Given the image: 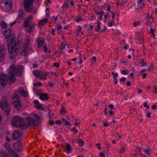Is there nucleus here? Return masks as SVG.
Listing matches in <instances>:
<instances>
[{"mask_svg": "<svg viewBox=\"0 0 157 157\" xmlns=\"http://www.w3.org/2000/svg\"><path fill=\"white\" fill-rule=\"evenodd\" d=\"M23 66L20 65L17 67L13 66H10L9 68V72L8 74V77L4 74H1V77L0 78V82L3 86L6 85L7 82H9L10 84L14 83L16 79L14 76L15 75H19L23 70Z\"/></svg>", "mask_w": 157, "mask_h": 157, "instance_id": "nucleus-1", "label": "nucleus"}, {"mask_svg": "<svg viewBox=\"0 0 157 157\" xmlns=\"http://www.w3.org/2000/svg\"><path fill=\"white\" fill-rule=\"evenodd\" d=\"M6 39L7 40L6 44L8 47L9 53L13 56L18 54L19 52L18 44L20 40L15 41L13 45L15 37L11 32V29H8L5 32Z\"/></svg>", "mask_w": 157, "mask_h": 157, "instance_id": "nucleus-2", "label": "nucleus"}, {"mask_svg": "<svg viewBox=\"0 0 157 157\" xmlns=\"http://www.w3.org/2000/svg\"><path fill=\"white\" fill-rule=\"evenodd\" d=\"M0 107L2 110L4 112V114L7 116L11 111V109L7 99L5 97H3L1 99L0 103Z\"/></svg>", "mask_w": 157, "mask_h": 157, "instance_id": "nucleus-3", "label": "nucleus"}, {"mask_svg": "<svg viewBox=\"0 0 157 157\" xmlns=\"http://www.w3.org/2000/svg\"><path fill=\"white\" fill-rule=\"evenodd\" d=\"M12 2L10 0H2L0 6L5 11H8L12 7Z\"/></svg>", "mask_w": 157, "mask_h": 157, "instance_id": "nucleus-4", "label": "nucleus"}, {"mask_svg": "<svg viewBox=\"0 0 157 157\" xmlns=\"http://www.w3.org/2000/svg\"><path fill=\"white\" fill-rule=\"evenodd\" d=\"M36 125V124L34 118L29 117L26 118V122H24L23 124L21 127L22 129H24L30 126L35 127Z\"/></svg>", "mask_w": 157, "mask_h": 157, "instance_id": "nucleus-5", "label": "nucleus"}, {"mask_svg": "<svg viewBox=\"0 0 157 157\" xmlns=\"http://www.w3.org/2000/svg\"><path fill=\"white\" fill-rule=\"evenodd\" d=\"M33 2V0H25L24 6L27 12L29 13V11H31V13H36V11L34 12L32 10L33 9L32 7Z\"/></svg>", "mask_w": 157, "mask_h": 157, "instance_id": "nucleus-6", "label": "nucleus"}, {"mask_svg": "<svg viewBox=\"0 0 157 157\" xmlns=\"http://www.w3.org/2000/svg\"><path fill=\"white\" fill-rule=\"evenodd\" d=\"M13 125L16 127H20L22 129L21 126L24 123V121L18 117L14 116L12 120Z\"/></svg>", "mask_w": 157, "mask_h": 157, "instance_id": "nucleus-7", "label": "nucleus"}, {"mask_svg": "<svg viewBox=\"0 0 157 157\" xmlns=\"http://www.w3.org/2000/svg\"><path fill=\"white\" fill-rule=\"evenodd\" d=\"M33 74L36 78H39L43 80L45 79L47 75L44 72L39 71L37 70H35L33 71Z\"/></svg>", "mask_w": 157, "mask_h": 157, "instance_id": "nucleus-8", "label": "nucleus"}, {"mask_svg": "<svg viewBox=\"0 0 157 157\" xmlns=\"http://www.w3.org/2000/svg\"><path fill=\"white\" fill-rule=\"evenodd\" d=\"M6 50L5 48V45H1L0 46V62H2L4 58Z\"/></svg>", "mask_w": 157, "mask_h": 157, "instance_id": "nucleus-9", "label": "nucleus"}, {"mask_svg": "<svg viewBox=\"0 0 157 157\" xmlns=\"http://www.w3.org/2000/svg\"><path fill=\"white\" fill-rule=\"evenodd\" d=\"M23 145L20 141H17L15 144L14 146L15 150L17 152H20L21 151Z\"/></svg>", "mask_w": 157, "mask_h": 157, "instance_id": "nucleus-10", "label": "nucleus"}, {"mask_svg": "<svg viewBox=\"0 0 157 157\" xmlns=\"http://www.w3.org/2000/svg\"><path fill=\"white\" fill-rule=\"evenodd\" d=\"M22 136L21 132L18 130H15L13 134V138L15 140L20 138Z\"/></svg>", "mask_w": 157, "mask_h": 157, "instance_id": "nucleus-11", "label": "nucleus"}, {"mask_svg": "<svg viewBox=\"0 0 157 157\" xmlns=\"http://www.w3.org/2000/svg\"><path fill=\"white\" fill-rule=\"evenodd\" d=\"M30 50L29 47H27L26 46L21 52L20 55L21 56H26L27 54L29 53V51Z\"/></svg>", "mask_w": 157, "mask_h": 157, "instance_id": "nucleus-12", "label": "nucleus"}, {"mask_svg": "<svg viewBox=\"0 0 157 157\" xmlns=\"http://www.w3.org/2000/svg\"><path fill=\"white\" fill-rule=\"evenodd\" d=\"M18 14V23H20L21 21V20L23 18L24 14L23 10L21 9H20L19 10Z\"/></svg>", "mask_w": 157, "mask_h": 157, "instance_id": "nucleus-13", "label": "nucleus"}, {"mask_svg": "<svg viewBox=\"0 0 157 157\" xmlns=\"http://www.w3.org/2000/svg\"><path fill=\"white\" fill-rule=\"evenodd\" d=\"M18 95L17 94H14L13 97L12 98L13 100H15L16 99V100L14 101L13 102V105L15 107L17 106L18 104H20L21 102L19 100H18Z\"/></svg>", "mask_w": 157, "mask_h": 157, "instance_id": "nucleus-14", "label": "nucleus"}, {"mask_svg": "<svg viewBox=\"0 0 157 157\" xmlns=\"http://www.w3.org/2000/svg\"><path fill=\"white\" fill-rule=\"evenodd\" d=\"M48 21V19L46 18H45L41 21H39L38 22L37 25L39 26H43L47 23Z\"/></svg>", "mask_w": 157, "mask_h": 157, "instance_id": "nucleus-15", "label": "nucleus"}, {"mask_svg": "<svg viewBox=\"0 0 157 157\" xmlns=\"http://www.w3.org/2000/svg\"><path fill=\"white\" fill-rule=\"evenodd\" d=\"M44 39L43 37L39 38L37 39V42L38 47L41 46L44 43Z\"/></svg>", "mask_w": 157, "mask_h": 157, "instance_id": "nucleus-16", "label": "nucleus"}, {"mask_svg": "<svg viewBox=\"0 0 157 157\" xmlns=\"http://www.w3.org/2000/svg\"><path fill=\"white\" fill-rule=\"evenodd\" d=\"M31 19V18L27 17V18L24 21V25L25 27H27L30 25V20Z\"/></svg>", "mask_w": 157, "mask_h": 157, "instance_id": "nucleus-17", "label": "nucleus"}, {"mask_svg": "<svg viewBox=\"0 0 157 157\" xmlns=\"http://www.w3.org/2000/svg\"><path fill=\"white\" fill-rule=\"evenodd\" d=\"M48 94L43 93L41 94L40 98L43 100H47L49 98Z\"/></svg>", "mask_w": 157, "mask_h": 157, "instance_id": "nucleus-18", "label": "nucleus"}, {"mask_svg": "<svg viewBox=\"0 0 157 157\" xmlns=\"http://www.w3.org/2000/svg\"><path fill=\"white\" fill-rule=\"evenodd\" d=\"M8 151L11 155H15V156H13V157H19L17 153L12 148H10Z\"/></svg>", "mask_w": 157, "mask_h": 157, "instance_id": "nucleus-19", "label": "nucleus"}, {"mask_svg": "<svg viewBox=\"0 0 157 157\" xmlns=\"http://www.w3.org/2000/svg\"><path fill=\"white\" fill-rule=\"evenodd\" d=\"M34 102H35V104L36 106V108L39 109H42L44 108L42 106L41 104H40L39 102L36 100H34Z\"/></svg>", "mask_w": 157, "mask_h": 157, "instance_id": "nucleus-20", "label": "nucleus"}, {"mask_svg": "<svg viewBox=\"0 0 157 157\" xmlns=\"http://www.w3.org/2000/svg\"><path fill=\"white\" fill-rule=\"evenodd\" d=\"M19 92L23 96L27 97L28 96L26 92L25 91L24 89L22 87L20 88V89L19 90Z\"/></svg>", "mask_w": 157, "mask_h": 157, "instance_id": "nucleus-21", "label": "nucleus"}, {"mask_svg": "<svg viewBox=\"0 0 157 157\" xmlns=\"http://www.w3.org/2000/svg\"><path fill=\"white\" fill-rule=\"evenodd\" d=\"M66 148L67 149V151L68 153L71 152V145L69 144H67Z\"/></svg>", "mask_w": 157, "mask_h": 157, "instance_id": "nucleus-22", "label": "nucleus"}, {"mask_svg": "<svg viewBox=\"0 0 157 157\" xmlns=\"http://www.w3.org/2000/svg\"><path fill=\"white\" fill-rule=\"evenodd\" d=\"M141 22L140 21H136L133 23V25L134 27H137L139 26L141 24Z\"/></svg>", "mask_w": 157, "mask_h": 157, "instance_id": "nucleus-23", "label": "nucleus"}, {"mask_svg": "<svg viewBox=\"0 0 157 157\" xmlns=\"http://www.w3.org/2000/svg\"><path fill=\"white\" fill-rule=\"evenodd\" d=\"M66 113V110L64 107H63L60 110V113L61 115H63Z\"/></svg>", "mask_w": 157, "mask_h": 157, "instance_id": "nucleus-24", "label": "nucleus"}, {"mask_svg": "<svg viewBox=\"0 0 157 157\" xmlns=\"http://www.w3.org/2000/svg\"><path fill=\"white\" fill-rule=\"evenodd\" d=\"M7 156L6 153L2 150L0 151V157H6Z\"/></svg>", "mask_w": 157, "mask_h": 157, "instance_id": "nucleus-25", "label": "nucleus"}, {"mask_svg": "<svg viewBox=\"0 0 157 157\" xmlns=\"http://www.w3.org/2000/svg\"><path fill=\"white\" fill-rule=\"evenodd\" d=\"M0 25L4 29H6L7 27V24L4 21H2L0 23Z\"/></svg>", "mask_w": 157, "mask_h": 157, "instance_id": "nucleus-26", "label": "nucleus"}, {"mask_svg": "<svg viewBox=\"0 0 157 157\" xmlns=\"http://www.w3.org/2000/svg\"><path fill=\"white\" fill-rule=\"evenodd\" d=\"M78 143L80 146H82L84 144V142L83 140L81 139H78Z\"/></svg>", "mask_w": 157, "mask_h": 157, "instance_id": "nucleus-27", "label": "nucleus"}, {"mask_svg": "<svg viewBox=\"0 0 157 157\" xmlns=\"http://www.w3.org/2000/svg\"><path fill=\"white\" fill-rule=\"evenodd\" d=\"M34 28V25H31L28 28L27 32L29 33H30Z\"/></svg>", "mask_w": 157, "mask_h": 157, "instance_id": "nucleus-28", "label": "nucleus"}, {"mask_svg": "<svg viewBox=\"0 0 157 157\" xmlns=\"http://www.w3.org/2000/svg\"><path fill=\"white\" fill-rule=\"evenodd\" d=\"M69 6V4L67 2H65L63 5V8L64 9H67Z\"/></svg>", "mask_w": 157, "mask_h": 157, "instance_id": "nucleus-29", "label": "nucleus"}, {"mask_svg": "<svg viewBox=\"0 0 157 157\" xmlns=\"http://www.w3.org/2000/svg\"><path fill=\"white\" fill-rule=\"evenodd\" d=\"M30 40L29 39H27L26 40L25 43L24 44L25 47L26 46L27 47H29V44L30 43Z\"/></svg>", "mask_w": 157, "mask_h": 157, "instance_id": "nucleus-30", "label": "nucleus"}, {"mask_svg": "<svg viewBox=\"0 0 157 157\" xmlns=\"http://www.w3.org/2000/svg\"><path fill=\"white\" fill-rule=\"evenodd\" d=\"M140 63L142 64V66H147V64L145 63L144 60V59H143L141 60V62Z\"/></svg>", "mask_w": 157, "mask_h": 157, "instance_id": "nucleus-31", "label": "nucleus"}, {"mask_svg": "<svg viewBox=\"0 0 157 157\" xmlns=\"http://www.w3.org/2000/svg\"><path fill=\"white\" fill-rule=\"evenodd\" d=\"M117 151L120 154H123L124 152L125 151V150H124V148L122 147L120 150H117Z\"/></svg>", "mask_w": 157, "mask_h": 157, "instance_id": "nucleus-32", "label": "nucleus"}, {"mask_svg": "<svg viewBox=\"0 0 157 157\" xmlns=\"http://www.w3.org/2000/svg\"><path fill=\"white\" fill-rule=\"evenodd\" d=\"M113 20H112L111 21H109L108 22V25L109 27H112L113 25Z\"/></svg>", "mask_w": 157, "mask_h": 157, "instance_id": "nucleus-33", "label": "nucleus"}, {"mask_svg": "<svg viewBox=\"0 0 157 157\" xmlns=\"http://www.w3.org/2000/svg\"><path fill=\"white\" fill-rule=\"evenodd\" d=\"M42 83L40 82H37V83H33V86L35 87H36L37 86H42Z\"/></svg>", "mask_w": 157, "mask_h": 157, "instance_id": "nucleus-34", "label": "nucleus"}, {"mask_svg": "<svg viewBox=\"0 0 157 157\" xmlns=\"http://www.w3.org/2000/svg\"><path fill=\"white\" fill-rule=\"evenodd\" d=\"M111 74L114 76L113 78H117L118 77V73H115L114 72H113L111 73Z\"/></svg>", "mask_w": 157, "mask_h": 157, "instance_id": "nucleus-35", "label": "nucleus"}, {"mask_svg": "<svg viewBox=\"0 0 157 157\" xmlns=\"http://www.w3.org/2000/svg\"><path fill=\"white\" fill-rule=\"evenodd\" d=\"M17 109H18L19 110L21 109L22 108L21 105V102L20 104H18L17 106L15 107Z\"/></svg>", "mask_w": 157, "mask_h": 157, "instance_id": "nucleus-36", "label": "nucleus"}, {"mask_svg": "<svg viewBox=\"0 0 157 157\" xmlns=\"http://www.w3.org/2000/svg\"><path fill=\"white\" fill-rule=\"evenodd\" d=\"M55 123L57 124L60 125L62 123V121H61L59 120L58 121H56Z\"/></svg>", "mask_w": 157, "mask_h": 157, "instance_id": "nucleus-37", "label": "nucleus"}, {"mask_svg": "<svg viewBox=\"0 0 157 157\" xmlns=\"http://www.w3.org/2000/svg\"><path fill=\"white\" fill-rule=\"evenodd\" d=\"M152 25V23L151 21H149L147 22V26L149 27H151Z\"/></svg>", "mask_w": 157, "mask_h": 157, "instance_id": "nucleus-38", "label": "nucleus"}, {"mask_svg": "<svg viewBox=\"0 0 157 157\" xmlns=\"http://www.w3.org/2000/svg\"><path fill=\"white\" fill-rule=\"evenodd\" d=\"M96 61V57L94 56L92 59V63H94Z\"/></svg>", "mask_w": 157, "mask_h": 157, "instance_id": "nucleus-39", "label": "nucleus"}, {"mask_svg": "<svg viewBox=\"0 0 157 157\" xmlns=\"http://www.w3.org/2000/svg\"><path fill=\"white\" fill-rule=\"evenodd\" d=\"M101 28V26L99 25H97V26L95 30L97 32L99 31L100 29Z\"/></svg>", "mask_w": 157, "mask_h": 157, "instance_id": "nucleus-40", "label": "nucleus"}, {"mask_svg": "<svg viewBox=\"0 0 157 157\" xmlns=\"http://www.w3.org/2000/svg\"><path fill=\"white\" fill-rule=\"evenodd\" d=\"M126 80V79L124 77H122L120 79V81L122 82H124Z\"/></svg>", "mask_w": 157, "mask_h": 157, "instance_id": "nucleus-41", "label": "nucleus"}, {"mask_svg": "<svg viewBox=\"0 0 157 157\" xmlns=\"http://www.w3.org/2000/svg\"><path fill=\"white\" fill-rule=\"evenodd\" d=\"M121 73L122 74H124V75L128 74V72L126 73V70H124L122 71H121Z\"/></svg>", "mask_w": 157, "mask_h": 157, "instance_id": "nucleus-42", "label": "nucleus"}, {"mask_svg": "<svg viewBox=\"0 0 157 157\" xmlns=\"http://www.w3.org/2000/svg\"><path fill=\"white\" fill-rule=\"evenodd\" d=\"M35 117H36V119L38 121L39 120H40V117H39L38 116V114H36L35 115Z\"/></svg>", "mask_w": 157, "mask_h": 157, "instance_id": "nucleus-43", "label": "nucleus"}, {"mask_svg": "<svg viewBox=\"0 0 157 157\" xmlns=\"http://www.w3.org/2000/svg\"><path fill=\"white\" fill-rule=\"evenodd\" d=\"M63 123H64L65 125H68L69 123V122L67 121L66 120H64V121Z\"/></svg>", "mask_w": 157, "mask_h": 157, "instance_id": "nucleus-44", "label": "nucleus"}, {"mask_svg": "<svg viewBox=\"0 0 157 157\" xmlns=\"http://www.w3.org/2000/svg\"><path fill=\"white\" fill-rule=\"evenodd\" d=\"M147 117L149 118L151 117V113L149 112L148 111L146 113Z\"/></svg>", "mask_w": 157, "mask_h": 157, "instance_id": "nucleus-45", "label": "nucleus"}, {"mask_svg": "<svg viewBox=\"0 0 157 157\" xmlns=\"http://www.w3.org/2000/svg\"><path fill=\"white\" fill-rule=\"evenodd\" d=\"M144 151L146 152V153L147 154H150V151L149 150L146 149H144Z\"/></svg>", "mask_w": 157, "mask_h": 157, "instance_id": "nucleus-46", "label": "nucleus"}, {"mask_svg": "<svg viewBox=\"0 0 157 157\" xmlns=\"http://www.w3.org/2000/svg\"><path fill=\"white\" fill-rule=\"evenodd\" d=\"M143 105L144 106L146 107L147 109H148L149 108V105H147V104L146 103H144Z\"/></svg>", "mask_w": 157, "mask_h": 157, "instance_id": "nucleus-47", "label": "nucleus"}, {"mask_svg": "<svg viewBox=\"0 0 157 157\" xmlns=\"http://www.w3.org/2000/svg\"><path fill=\"white\" fill-rule=\"evenodd\" d=\"M43 49L44 51L45 52H47L48 51V48L45 46H43Z\"/></svg>", "mask_w": 157, "mask_h": 157, "instance_id": "nucleus-48", "label": "nucleus"}, {"mask_svg": "<svg viewBox=\"0 0 157 157\" xmlns=\"http://www.w3.org/2000/svg\"><path fill=\"white\" fill-rule=\"evenodd\" d=\"M53 66L56 67H59V64L58 63H54L53 64Z\"/></svg>", "mask_w": 157, "mask_h": 157, "instance_id": "nucleus-49", "label": "nucleus"}, {"mask_svg": "<svg viewBox=\"0 0 157 157\" xmlns=\"http://www.w3.org/2000/svg\"><path fill=\"white\" fill-rule=\"evenodd\" d=\"M154 67V66L153 65V64H151L150 66H149V70H148L149 71H150L151 70V69H153Z\"/></svg>", "mask_w": 157, "mask_h": 157, "instance_id": "nucleus-50", "label": "nucleus"}, {"mask_svg": "<svg viewBox=\"0 0 157 157\" xmlns=\"http://www.w3.org/2000/svg\"><path fill=\"white\" fill-rule=\"evenodd\" d=\"M99 155L101 157H105L104 154L102 152H101L99 154Z\"/></svg>", "mask_w": 157, "mask_h": 157, "instance_id": "nucleus-51", "label": "nucleus"}, {"mask_svg": "<svg viewBox=\"0 0 157 157\" xmlns=\"http://www.w3.org/2000/svg\"><path fill=\"white\" fill-rule=\"evenodd\" d=\"M109 106L112 109H114V106L113 105L110 104L109 105Z\"/></svg>", "mask_w": 157, "mask_h": 157, "instance_id": "nucleus-52", "label": "nucleus"}, {"mask_svg": "<svg viewBox=\"0 0 157 157\" xmlns=\"http://www.w3.org/2000/svg\"><path fill=\"white\" fill-rule=\"evenodd\" d=\"M103 15V13H102V14H101L99 15V19L98 20H100V21H101Z\"/></svg>", "mask_w": 157, "mask_h": 157, "instance_id": "nucleus-53", "label": "nucleus"}, {"mask_svg": "<svg viewBox=\"0 0 157 157\" xmlns=\"http://www.w3.org/2000/svg\"><path fill=\"white\" fill-rule=\"evenodd\" d=\"M9 144L7 143H5L4 144V146L6 148H7L9 147Z\"/></svg>", "mask_w": 157, "mask_h": 157, "instance_id": "nucleus-54", "label": "nucleus"}, {"mask_svg": "<svg viewBox=\"0 0 157 157\" xmlns=\"http://www.w3.org/2000/svg\"><path fill=\"white\" fill-rule=\"evenodd\" d=\"M147 73H144L142 75V77L144 79L146 78V76H147Z\"/></svg>", "mask_w": 157, "mask_h": 157, "instance_id": "nucleus-55", "label": "nucleus"}, {"mask_svg": "<svg viewBox=\"0 0 157 157\" xmlns=\"http://www.w3.org/2000/svg\"><path fill=\"white\" fill-rule=\"evenodd\" d=\"M154 31V30L151 28L150 30V33L153 35Z\"/></svg>", "mask_w": 157, "mask_h": 157, "instance_id": "nucleus-56", "label": "nucleus"}, {"mask_svg": "<svg viewBox=\"0 0 157 157\" xmlns=\"http://www.w3.org/2000/svg\"><path fill=\"white\" fill-rule=\"evenodd\" d=\"M100 145L101 144L100 143H98L96 145V146H98V149L99 150H100L101 148V147H100Z\"/></svg>", "mask_w": 157, "mask_h": 157, "instance_id": "nucleus-57", "label": "nucleus"}, {"mask_svg": "<svg viewBox=\"0 0 157 157\" xmlns=\"http://www.w3.org/2000/svg\"><path fill=\"white\" fill-rule=\"evenodd\" d=\"M54 121H49V124H50L51 125H53L54 124Z\"/></svg>", "mask_w": 157, "mask_h": 157, "instance_id": "nucleus-58", "label": "nucleus"}, {"mask_svg": "<svg viewBox=\"0 0 157 157\" xmlns=\"http://www.w3.org/2000/svg\"><path fill=\"white\" fill-rule=\"evenodd\" d=\"M103 124H104V126L105 127H107L108 125H109V123L108 122H106V123L103 122Z\"/></svg>", "mask_w": 157, "mask_h": 157, "instance_id": "nucleus-59", "label": "nucleus"}, {"mask_svg": "<svg viewBox=\"0 0 157 157\" xmlns=\"http://www.w3.org/2000/svg\"><path fill=\"white\" fill-rule=\"evenodd\" d=\"M57 26V28L59 30L61 29L62 28V27L61 25H58Z\"/></svg>", "mask_w": 157, "mask_h": 157, "instance_id": "nucleus-60", "label": "nucleus"}, {"mask_svg": "<svg viewBox=\"0 0 157 157\" xmlns=\"http://www.w3.org/2000/svg\"><path fill=\"white\" fill-rule=\"evenodd\" d=\"M127 85L128 86H130L131 85V82L129 81H128L126 82Z\"/></svg>", "mask_w": 157, "mask_h": 157, "instance_id": "nucleus-61", "label": "nucleus"}, {"mask_svg": "<svg viewBox=\"0 0 157 157\" xmlns=\"http://www.w3.org/2000/svg\"><path fill=\"white\" fill-rule=\"evenodd\" d=\"M146 70L145 69H142L140 71V74H141L143 72L145 71Z\"/></svg>", "mask_w": 157, "mask_h": 157, "instance_id": "nucleus-62", "label": "nucleus"}, {"mask_svg": "<svg viewBox=\"0 0 157 157\" xmlns=\"http://www.w3.org/2000/svg\"><path fill=\"white\" fill-rule=\"evenodd\" d=\"M6 140L8 142H10V138L8 136H6Z\"/></svg>", "mask_w": 157, "mask_h": 157, "instance_id": "nucleus-63", "label": "nucleus"}, {"mask_svg": "<svg viewBox=\"0 0 157 157\" xmlns=\"http://www.w3.org/2000/svg\"><path fill=\"white\" fill-rule=\"evenodd\" d=\"M154 90L155 91V93H157V87L156 86H154Z\"/></svg>", "mask_w": 157, "mask_h": 157, "instance_id": "nucleus-64", "label": "nucleus"}]
</instances>
